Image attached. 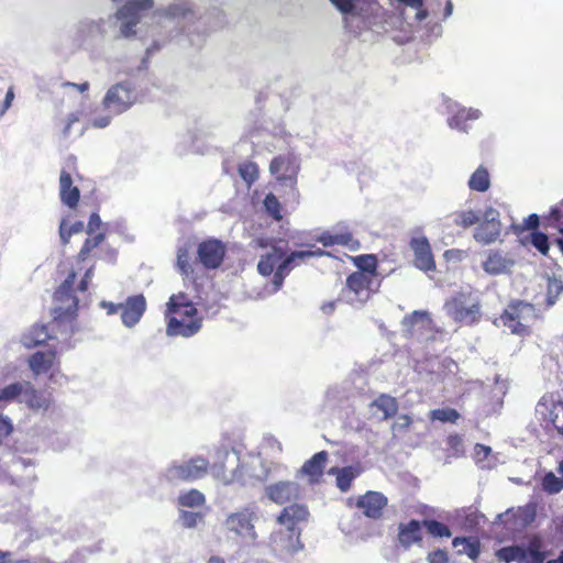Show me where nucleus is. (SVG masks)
Returning <instances> with one entry per match:
<instances>
[{
    "instance_id": "obj_1",
    "label": "nucleus",
    "mask_w": 563,
    "mask_h": 563,
    "mask_svg": "<svg viewBox=\"0 0 563 563\" xmlns=\"http://www.w3.org/2000/svg\"><path fill=\"white\" fill-rule=\"evenodd\" d=\"M234 455L236 463L230 472L223 463H216L211 466L207 459L197 455L181 463L170 465L167 468V478L170 482L190 483L203 478L211 470L213 477L223 485L243 484L244 470L240 464L239 453L234 452Z\"/></svg>"
},
{
    "instance_id": "obj_2",
    "label": "nucleus",
    "mask_w": 563,
    "mask_h": 563,
    "mask_svg": "<svg viewBox=\"0 0 563 563\" xmlns=\"http://www.w3.org/2000/svg\"><path fill=\"white\" fill-rule=\"evenodd\" d=\"M166 334L190 338L202 327V318L187 294L180 291L169 297L165 311Z\"/></svg>"
},
{
    "instance_id": "obj_3",
    "label": "nucleus",
    "mask_w": 563,
    "mask_h": 563,
    "mask_svg": "<svg viewBox=\"0 0 563 563\" xmlns=\"http://www.w3.org/2000/svg\"><path fill=\"white\" fill-rule=\"evenodd\" d=\"M309 510L306 505L291 504L283 508L276 518L282 527L269 536V545L275 552L294 553L300 548L301 530L299 525L306 522Z\"/></svg>"
},
{
    "instance_id": "obj_4",
    "label": "nucleus",
    "mask_w": 563,
    "mask_h": 563,
    "mask_svg": "<svg viewBox=\"0 0 563 563\" xmlns=\"http://www.w3.org/2000/svg\"><path fill=\"white\" fill-rule=\"evenodd\" d=\"M258 521V511L255 506H245L227 516L224 528L235 539L254 544L258 538L255 523Z\"/></svg>"
},
{
    "instance_id": "obj_5",
    "label": "nucleus",
    "mask_w": 563,
    "mask_h": 563,
    "mask_svg": "<svg viewBox=\"0 0 563 563\" xmlns=\"http://www.w3.org/2000/svg\"><path fill=\"white\" fill-rule=\"evenodd\" d=\"M448 316L462 325H473L481 321L482 306L471 292H457L444 303Z\"/></svg>"
},
{
    "instance_id": "obj_6",
    "label": "nucleus",
    "mask_w": 563,
    "mask_h": 563,
    "mask_svg": "<svg viewBox=\"0 0 563 563\" xmlns=\"http://www.w3.org/2000/svg\"><path fill=\"white\" fill-rule=\"evenodd\" d=\"M137 101V92L128 81L111 86L106 92L102 106L112 114H121Z\"/></svg>"
},
{
    "instance_id": "obj_7",
    "label": "nucleus",
    "mask_w": 563,
    "mask_h": 563,
    "mask_svg": "<svg viewBox=\"0 0 563 563\" xmlns=\"http://www.w3.org/2000/svg\"><path fill=\"white\" fill-rule=\"evenodd\" d=\"M153 0H132L123 4L115 12L121 21L120 35L129 38L136 34L135 27L141 21V12L153 7Z\"/></svg>"
},
{
    "instance_id": "obj_8",
    "label": "nucleus",
    "mask_w": 563,
    "mask_h": 563,
    "mask_svg": "<svg viewBox=\"0 0 563 563\" xmlns=\"http://www.w3.org/2000/svg\"><path fill=\"white\" fill-rule=\"evenodd\" d=\"M500 213L493 207H487L481 216V221L474 230L473 238L476 242L488 245L494 243L501 233Z\"/></svg>"
},
{
    "instance_id": "obj_9",
    "label": "nucleus",
    "mask_w": 563,
    "mask_h": 563,
    "mask_svg": "<svg viewBox=\"0 0 563 563\" xmlns=\"http://www.w3.org/2000/svg\"><path fill=\"white\" fill-rule=\"evenodd\" d=\"M227 255V245L216 238L201 241L197 246V257L206 269L219 268Z\"/></svg>"
},
{
    "instance_id": "obj_10",
    "label": "nucleus",
    "mask_w": 563,
    "mask_h": 563,
    "mask_svg": "<svg viewBox=\"0 0 563 563\" xmlns=\"http://www.w3.org/2000/svg\"><path fill=\"white\" fill-rule=\"evenodd\" d=\"M300 166L292 153L280 154L269 164V172L278 183H289L295 189Z\"/></svg>"
},
{
    "instance_id": "obj_11",
    "label": "nucleus",
    "mask_w": 563,
    "mask_h": 563,
    "mask_svg": "<svg viewBox=\"0 0 563 563\" xmlns=\"http://www.w3.org/2000/svg\"><path fill=\"white\" fill-rule=\"evenodd\" d=\"M345 286L355 300L364 303L377 291L379 282L377 277L353 272L346 277Z\"/></svg>"
},
{
    "instance_id": "obj_12",
    "label": "nucleus",
    "mask_w": 563,
    "mask_h": 563,
    "mask_svg": "<svg viewBox=\"0 0 563 563\" xmlns=\"http://www.w3.org/2000/svg\"><path fill=\"white\" fill-rule=\"evenodd\" d=\"M401 324L405 338L420 339L432 331L433 320L428 311L416 310L406 316Z\"/></svg>"
},
{
    "instance_id": "obj_13",
    "label": "nucleus",
    "mask_w": 563,
    "mask_h": 563,
    "mask_svg": "<svg viewBox=\"0 0 563 563\" xmlns=\"http://www.w3.org/2000/svg\"><path fill=\"white\" fill-rule=\"evenodd\" d=\"M102 224L103 223L99 213L97 211L92 212L89 217L86 229V232L89 236L84 241V244L81 245V249L76 256L78 262L87 261L91 255V252L101 245V243L106 240V232H98L95 234V232L98 231Z\"/></svg>"
},
{
    "instance_id": "obj_14",
    "label": "nucleus",
    "mask_w": 563,
    "mask_h": 563,
    "mask_svg": "<svg viewBox=\"0 0 563 563\" xmlns=\"http://www.w3.org/2000/svg\"><path fill=\"white\" fill-rule=\"evenodd\" d=\"M410 250L413 252V265L424 272L435 271V261L432 254L431 245L426 236L412 238L409 242Z\"/></svg>"
},
{
    "instance_id": "obj_15",
    "label": "nucleus",
    "mask_w": 563,
    "mask_h": 563,
    "mask_svg": "<svg viewBox=\"0 0 563 563\" xmlns=\"http://www.w3.org/2000/svg\"><path fill=\"white\" fill-rule=\"evenodd\" d=\"M388 504L387 497L375 490H368L358 496L355 506L362 510V514L371 519H379L383 516L384 509Z\"/></svg>"
},
{
    "instance_id": "obj_16",
    "label": "nucleus",
    "mask_w": 563,
    "mask_h": 563,
    "mask_svg": "<svg viewBox=\"0 0 563 563\" xmlns=\"http://www.w3.org/2000/svg\"><path fill=\"white\" fill-rule=\"evenodd\" d=\"M145 309L146 300L142 294L128 297L125 302L121 303V320L123 324L130 328L135 325L144 314Z\"/></svg>"
},
{
    "instance_id": "obj_17",
    "label": "nucleus",
    "mask_w": 563,
    "mask_h": 563,
    "mask_svg": "<svg viewBox=\"0 0 563 563\" xmlns=\"http://www.w3.org/2000/svg\"><path fill=\"white\" fill-rule=\"evenodd\" d=\"M266 495L272 501L284 505L299 497V486L294 482H278L266 487Z\"/></svg>"
},
{
    "instance_id": "obj_18",
    "label": "nucleus",
    "mask_w": 563,
    "mask_h": 563,
    "mask_svg": "<svg viewBox=\"0 0 563 563\" xmlns=\"http://www.w3.org/2000/svg\"><path fill=\"white\" fill-rule=\"evenodd\" d=\"M329 454L327 451L314 453L300 468V473L308 477L310 484H319L324 474Z\"/></svg>"
},
{
    "instance_id": "obj_19",
    "label": "nucleus",
    "mask_w": 563,
    "mask_h": 563,
    "mask_svg": "<svg viewBox=\"0 0 563 563\" xmlns=\"http://www.w3.org/2000/svg\"><path fill=\"white\" fill-rule=\"evenodd\" d=\"M525 305L521 301H517L510 303L507 309L500 314V320L503 324L510 329V331L515 334L526 335L529 333V329L527 325L522 324L521 312Z\"/></svg>"
},
{
    "instance_id": "obj_20",
    "label": "nucleus",
    "mask_w": 563,
    "mask_h": 563,
    "mask_svg": "<svg viewBox=\"0 0 563 563\" xmlns=\"http://www.w3.org/2000/svg\"><path fill=\"white\" fill-rule=\"evenodd\" d=\"M514 265V261L507 257L501 251L490 250L482 267L488 275L496 276L506 273Z\"/></svg>"
},
{
    "instance_id": "obj_21",
    "label": "nucleus",
    "mask_w": 563,
    "mask_h": 563,
    "mask_svg": "<svg viewBox=\"0 0 563 563\" xmlns=\"http://www.w3.org/2000/svg\"><path fill=\"white\" fill-rule=\"evenodd\" d=\"M59 197L60 201L69 209H75L80 199L79 188L73 185L71 175L64 169L59 175Z\"/></svg>"
},
{
    "instance_id": "obj_22",
    "label": "nucleus",
    "mask_w": 563,
    "mask_h": 563,
    "mask_svg": "<svg viewBox=\"0 0 563 563\" xmlns=\"http://www.w3.org/2000/svg\"><path fill=\"white\" fill-rule=\"evenodd\" d=\"M317 242L321 243L324 247L332 245H342L346 246L350 251H357L361 246V243L357 239L353 236V234L349 231L340 232V233H331L329 231H324L317 236Z\"/></svg>"
},
{
    "instance_id": "obj_23",
    "label": "nucleus",
    "mask_w": 563,
    "mask_h": 563,
    "mask_svg": "<svg viewBox=\"0 0 563 563\" xmlns=\"http://www.w3.org/2000/svg\"><path fill=\"white\" fill-rule=\"evenodd\" d=\"M56 362L57 353L55 350L37 351L27 360L30 369L36 376L47 373Z\"/></svg>"
},
{
    "instance_id": "obj_24",
    "label": "nucleus",
    "mask_w": 563,
    "mask_h": 563,
    "mask_svg": "<svg viewBox=\"0 0 563 563\" xmlns=\"http://www.w3.org/2000/svg\"><path fill=\"white\" fill-rule=\"evenodd\" d=\"M422 540L421 522L411 519L408 523H400L398 528V541L405 548H410L413 543Z\"/></svg>"
},
{
    "instance_id": "obj_25",
    "label": "nucleus",
    "mask_w": 563,
    "mask_h": 563,
    "mask_svg": "<svg viewBox=\"0 0 563 563\" xmlns=\"http://www.w3.org/2000/svg\"><path fill=\"white\" fill-rule=\"evenodd\" d=\"M452 545L457 555L465 554L473 561L479 558L481 541L476 537H455L452 540Z\"/></svg>"
},
{
    "instance_id": "obj_26",
    "label": "nucleus",
    "mask_w": 563,
    "mask_h": 563,
    "mask_svg": "<svg viewBox=\"0 0 563 563\" xmlns=\"http://www.w3.org/2000/svg\"><path fill=\"white\" fill-rule=\"evenodd\" d=\"M285 254L282 247L273 246L269 252L261 256L257 263V272L264 277L271 276Z\"/></svg>"
},
{
    "instance_id": "obj_27",
    "label": "nucleus",
    "mask_w": 563,
    "mask_h": 563,
    "mask_svg": "<svg viewBox=\"0 0 563 563\" xmlns=\"http://www.w3.org/2000/svg\"><path fill=\"white\" fill-rule=\"evenodd\" d=\"M369 408L376 409L382 412L380 420H388L396 416L399 404L398 400L388 395V394H379L371 404Z\"/></svg>"
},
{
    "instance_id": "obj_28",
    "label": "nucleus",
    "mask_w": 563,
    "mask_h": 563,
    "mask_svg": "<svg viewBox=\"0 0 563 563\" xmlns=\"http://www.w3.org/2000/svg\"><path fill=\"white\" fill-rule=\"evenodd\" d=\"M539 406L548 409V418L561 435H563V400L542 398Z\"/></svg>"
},
{
    "instance_id": "obj_29",
    "label": "nucleus",
    "mask_w": 563,
    "mask_h": 563,
    "mask_svg": "<svg viewBox=\"0 0 563 563\" xmlns=\"http://www.w3.org/2000/svg\"><path fill=\"white\" fill-rule=\"evenodd\" d=\"M350 261L357 268L355 273H364L378 278V258L375 254H362L349 256Z\"/></svg>"
},
{
    "instance_id": "obj_30",
    "label": "nucleus",
    "mask_w": 563,
    "mask_h": 563,
    "mask_svg": "<svg viewBox=\"0 0 563 563\" xmlns=\"http://www.w3.org/2000/svg\"><path fill=\"white\" fill-rule=\"evenodd\" d=\"M329 474L335 475L338 488L345 493L350 490L353 481L360 475V472L352 466L342 468L334 466L329 470Z\"/></svg>"
},
{
    "instance_id": "obj_31",
    "label": "nucleus",
    "mask_w": 563,
    "mask_h": 563,
    "mask_svg": "<svg viewBox=\"0 0 563 563\" xmlns=\"http://www.w3.org/2000/svg\"><path fill=\"white\" fill-rule=\"evenodd\" d=\"M76 272L71 271L66 279L62 283V285L58 287V289L55 291V299L58 301H71V307L75 309L78 305V299L74 295V284L76 280Z\"/></svg>"
},
{
    "instance_id": "obj_32",
    "label": "nucleus",
    "mask_w": 563,
    "mask_h": 563,
    "mask_svg": "<svg viewBox=\"0 0 563 563\" xmlns=\"http://www.w3.org/2000/svg\"><path fill=\"white\" fill-rule=\"evenodd\" d=\"M541 539L533 537L527 549L523 548V553L519 563H544L547 553L541 551Z\"/></svg>"
},
{
    "instance_id": "obj_33",
    "label": "nucleus",
    "mask_w": 563,
    "mask_h": 563,
    "mask_svg": "<svg viewBox=\"0 0 563 563\" xmlns=\"http://www.w3.org/2000/svg\"><path fill=\"white\" fill-rule=\"evenodd\" d=\"M478 110L473 109H461L457 110L450 119L449 125L452 129H456L463 132L467 131V122L476 120L478 118Z\"/></svg>"
},
{
    "instance_id": "obj_34",
    "label": "nucleus",
    "mask_w": 563,
    "mask_h": 563,
    "mask_svg": "<svg viewBox=\"0 0 563 563\" xmlns=\"http://www.w3.org/2000/svg\"><path fill=\"white\" fill-rule=\"evenodd\" d=\"M481 216L479 212L472 209L459 210L452 214L453 224L463 230H467L481 221Z\"/></svg>"
},
{
    "instance_id": "obj_35",
    "label": "nucleus",
    "mask_w": 563,
    "mask_h": 563,
    "mask_svg": "<svg viewBox=\"0 0 563 563\" xmlns=\"http://www.w3.org/2000/svg\"><path fill=\"white\" fill-rule=\"evenodd\" d=\"M470 189L478 192H485L490 187V178L488 170L479 166L468 179Z\"/></svg>"
},
{
    "instance_id": "obj_36",
    "label": "nucleus",
    "mask_w": 563,
    "mask_h": 563,
    "mask_svg": "<svg viewBox=\"0 0 563 563\" xmlns=\"http://www.w3.org/2000/svg\"><path fill=\"white\" fill-rule=\"evenodd\" d=\"M542 224L545 229H563V199L542 217Z\"/></svg>"
},
{
    "instance_id": "obj_37",
    "label": "nucleus",
    "mask_w": 563,
    "mask_h": 563,
    "mask_svg": "<svg viewBox=\"0 0 563 563\" xmlns=\"http://www.w3.org/2000/svg\"><path fill=\"white\" fill-rule=\"evenodd\" d=\"M176 265L183 276L189 277L194 275V266L190 263V246L184 245L178 247Z\"/></svg>"
},
{
    "instance_id": "obj_38",
    "label": "nucleus",
    "mask_w": 563,
    "mask_h": 563,
    "mask_svg": "<svg viewBox=\"0 0 563 563\" xmlns=\"http://www.w3.org/2000/svg\"><path fill=\"white\" fill-rule=\"evenodd\" d=\"M206 503L205 495L196 489H189L185 493H181L178 496V504L183 507L194 508V507H200L203 506Z\"/></svg>"
},
{
    "instance_id": "obj_39",
    "label": "nucleus",
    "mask_w": 563,
    "mask_h": 563,
    "mask_svg": "<svg viewBox=\"0 0 563 563\" xmlns=\"http://www.w3.org/2000/svg\"><path fill=\"white\" fill-rule=\"evenodd\" d=\"M52 336L48 333L47 325H35L32 328L27 335V341L25 342V345L29 347L44 344L47 340H49Z\"/></svg>"
},
{
    "instance_id": "obj_40",
    "label": "nucleus",
    "mask_w": 563,
    "mask_h": 563,
    "mask_svg": "<svg viewBox=\"0 0 563 563\" xmlns=\"http://www.w3.org/2000/svg\"><path fill=\"white\" fill-rule=\"evenodd\" d=\"M523 553V548L520 545H509L497 550L496 556L499 561L510 563L514 561L520 562Z\"/></svg>"
},
{
    "instance_id": "obj_41",
    "label": "nucleus",
    "mask_w": 563,
    "mask_h": 563,
    "mask_svg": "<svg viewBox=\"0 0 563 563\" xmlns=\"http://www.w3.org/2000/svg\"><path fill=\"white\" fill-rule=\"evenodd\" d=\"M239 174L241 178L251 186L258 178V166L254 162H244L239 165Z\"/></svg>"
},
{
    "instance_id": "obj_42",
    "label": "nucleus",
    "mask_w": 563,
    "mask_h": 563,
    "mask_svg": "<svg viewBox=\"0 0 563 563\" xmlns=\"http://www.w3.org/2000/svg\"><path fill=\"white\" fill-rule=\"evenodd\" d=\"M431 420L455 423L460 419V413L453 408H439L429 413Z\"/></svg>"
},
{
    "instance_id": "obj_43",
    "label": "nucleus",
    "mask_w": 563,
    "mask_h": 563,
    "mask_svg": "<svg viewBox=\"0 0 563 563\" xmlns=\"http://www.w3.org/2000/svg\"><path fill=\"white\" fill-rule=\"evenodd\" d=\"M264 207L266 209V211L268 212V214L276 221H280L283 216H282V206L279 203V200L278 198L269 192L265 196L264 198Z\"/></svg>"
},
{
    "instance_id": "obj_44",
    "label": "nucleus",
    "mask_w": 563,
    "mask_h": 563,
    "mask_svg": "<svg viewBox=\"0 0 563 563\" xmlns=\"http://www.w3.org/2000/svg\"><path fill=\"white\" fill-rule=\"evenodd\" d=\"M422 525L427 528L428 532L433 537L449 538L452 534L449 527L438 520H424Z\"/></svg>"
},
{
    "instance_id": "obj_45",
    "label": "nucleus",
    "mask_w": 563,
    "mask_h": 563,
    "mask_svg": "<svg viewBox=\"0 0 563 563\" xmlns=\"http://www.w3.org/2000/svg\"><path fill=\"white\" fill-rule=\"evenodd\" d=\"M543 489L549 494H558L563 489V478L552 472L547 473L542 481Z\"/></svg>"
},
{
    "instance_id": "obj_46",
    "label": "nucleus",
    "mask_w": 563,
    "mask_h": 563,
    "mask_svg": "<svg viewBox=\"0 0 563 563\" xmlns=\"http://www.w3.org/2000/svg\"><path fill=\"white\" fill-rule=\"evenodd\" d=\"M531 244L544 256H548L550 251L549 236L540 231H533L530 235Z\"/></svg>"
},
{
    "instance_id": "obj_47",
    "label": "nucleus",
    "mask_w": 563,
    "mask_h": 563,
    "mask_svg": "<svg viewBox=\"0 0 563 563\" xmlns=\"http://www.w3.org/2000/svg\"><path fill=\"white\" fill-rule=\"evenodd\" d=\"M307 254L308 253H302V251L291 252L289 255L284 256L278 265L289 273L295 266L299 265L300 262L305 261V255Z\"/></svg>"
},
{
    "instance_id": "obj_48",
    "label": "nucleus",
    "mask_w": 563,
    "mask_h": 563,
    "mask_svg": "<svg viewBox=\"0 0 563 563\" xmlns=\"http://www.w3.org/2000/svg\"><path fill=\"white\" fill-rule=\"evenodd\" d=\"M23 391L21 383H13L0 389V401H11Z\"/></svg>"
},
{
    "instance_id": "obj_49",
    "label": "nucleus",
    "mask_w": 563,
    "mask_h": 563,
    "mask_svg": "<svg viewBox=\"0 0 563 563\" xmlns=\"http://www.w3.org/2000/svg\"><path fill=\"white\" fill-rule=\"evenodd\" d=\"M180 519L184 527L195 528L198 522L202 521L203 516L199 512L181 511Z\"/></svg>"
},
{
    "instance_id": "obj_50",
    "label": "nucleus",
    "mask_w": 563,
    "mask_h": 563,
    "mask_svg": "<svg viewBox=\"0 0 563 563\" xmlns=\"http://www.w3.org/2000/svg\"><path fill=\"white\" fill-rule=\"evenodd\" d=\"M411 424L412 419L408 415H400L391 426V430L394 433H401L404 431H407Z\"/></svg>"
},
{
    "instance_id": "obj_51",
    "label": "nucleus",
    "mask_w": 563,
    "mask_h": 563,
    "mask_svg": "<svg viewBox=\"0 0 563 563\" xmlns=\"http://www.w3.org/2000/svg\"><path fill=\"white\" fill-rule=\"evenodd\" d=\"M288 274L289 273L286 269L282 268V266L278 265L276 267V269L273 272V285L275 289L282 288L284 279Z\"/></svg>"
},
{
    "instance_id": "obj_52",
    "label": "nucleus",
    "mask_w": 563,
    "mask_h": 563,
    "mask_svg": "<svg viewBox=\"0 0 563 563\" xmlns=\"http://www.w3.org/2000/svg\"><path fill=\"white\" fill-rule=\"evenodd\" d=\"M427 560L429 563H448L449 562L446 552L444 550H440V549L430 552L428 554Z\"/></svg>"
},
{
    "instance_id": "obj_53",
    "label": "nucleus",
    "mask_w": 563,
    "mask_h": 563,
    "mask_svg": "<svg viewBox=\"0 0 563 563\" xmlns=\"http://www.w3.org/2000/svg\"><path fill=\"white\" fill-rule=\"evenodd\" d=\"M13 431V426L9 418L0 417V444L3 439L9 437Z\"/></svg>"
},
{
    "instance_id": "obj_54",
    "label": "nucleus",
    "mask_w": 563,
    "mask_h": 563,
    "mask_svg": "<svg viewBox=\"0 0 563 563\" xmlns=\"http://www.w3.org/2000/svg\"><path fill=\"white\" fill-rule=\"evenodd\" d=\"M79 121L78 113H69L65 120L62 134L64 137H67L70 134L71 126Z\"/></svg>"
},
{
    "instance_id": "obj_55",
    "label": "nucleus",
    "mask_w": 563,
    "mask_h": 563,
    "mask_svg": "<svg viewBox=\"0 0 563 563\" xmlns=\"http://www.w3.org/2000/svg\"><path fill=\"white\" fill-rule=\"evenodd\" d=\"M27 404L32 408H41L44 406V399L35 389L31 388L29 391Z\"/></svg>"
},
{
    "instance_id": "obj_56",
    "label": "nucleus",
    "mask_w": 563,
    "mask_h": 563,
    "mask_svg": "<svg viewBox=\"0 0 563 563\" xmlns=\"http://www.w3.org/2000/svg\"><path fill=\"white\" fill-rule=\"evenodd\" d=\"M474 453L478 461H484L490 455L492 448L485 444L477 443L474 448Z\"/></svg>"
},
{
    "instance_id": "obj_57",
    "label": "nucleus",
    "mask_w": 563,
    "mask_h": 563,
    "mask_svg": "<svg viewBox=\"0 0 563 563\" xmlns=\"http://www.w3.org/2000/svg\"><path fill=\"white\" fill-rule=\"evenodd\" d=\"M539 225H540V217L537 213H532L528 218L525 219L523 227L527 230L537 231Z\"/></svg>"
},
{
    "instance_id": "obj_58",
    "label": "nucleus",
    "mask_w": 563,
    "mask_h": 563,
    "mask_svg": "<svg viewBox=\"0 0 563 563\" xmlns=\"http://www.w3.org/2000/svg\"><path fill=\"white\" fill-rule=\"evenodd\" d=\"M93 269L95 267L91 266L85 272V275L78 285L79 291L84 292L88 289L89 282L93 276Z\"/></svg>"
},
{
    "instance_id": "obj_59",
    "label": "nucleus",
    "mask_w": 563,
    "mask_h": 563,
    "mask_svg": "<svg viewBox=\"0 0 563 563\" xmlns=\"http://www.w3.org/2000/svg\"><path fill=\"white\" fill-rule=\"evenodd\" d=\"M71 235L73 234H71L70 230L66 225V221L63 220L59 225V236H60L63 245H66L69 243Z\"/></svg>"
},
{
    "instance_id": "obj_60",
    "label": "nucleus",
    "mask_w": 563,
    "mask_h": 563,
    "mask_svg": "<svg viewBox=\"0 0 563 563\" xmlns=\"http://www.w3.org/2000/svg\"><path fill=\"white\" fill-rule=\"evenodd\" d=\"M110 122H111L110 115H102L99 118H95L91 122V126L97 128V129H103V128L108 126L110 124Z\"/></svg>"
},
{
    "instance_id": "obj_61",
    "label": "nucleus",
    "mask_w": 563,
    "mask_h": 563,
    "mask_svg": "<svg viewBox=\"0 0 563 563\" xmlns=\"http://www.w3.org/2000/svg\"><path fill=\"white\" fill-rule=\"evenodd\" d=\"M161 49V45L158 42H154L150 47L146 48V52H145V57L143 58L142 60V64L144 65V67L146 68L147 67V60L148 58L157 51Z\"/></svg>"
},
{
    "instance_id": "obj_62",
    "label": "nucleus",
    "mask_w": 563,
    "mask_h": 563,
    "mask_svg": "<svg viewBox=\"0 0 563 563\" xmlns=\"http://www.w3.org/2000/svg\"><path fill=\"white\" fill-rule=\"evenodd\" d=\"M101 305L107 309L108 314L118 313L119 311L121 312V303L115 305L113 302L103 301Z\"/></svg>"
},
{
    "instance_id": "obj_63",
    "label": "nucleus",
    "mask_w": 563,
    "mask_h": 563,
    "mask_svg": "<svg viewBox=\"0 0 563 563\" xmlns=\"http://www.w3.org/2000/svg\"><path fill=\"white\" fill-rule=\"evenodd\" d=\"M519 514L523 516L525 523H530L534 520L536 511L534 508L530 510L519 509Z\"/></svg>"
},
{
    "instance_id": "obj_64",
    "label": "nucleus",
    "mask_w": 563,
    "mask_h": 563,
    "mask_svg": "<svg viewBox=\"0 0 563 563\" xmlns=\"http://www.w3.org/2000/svg\"><path fill=\"white\" fill-rule=\"evenodd\" d=\"M12 556V552L0 550V563H15Z\"/></svg>"
}]
</instances>
